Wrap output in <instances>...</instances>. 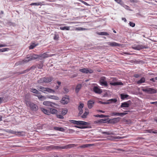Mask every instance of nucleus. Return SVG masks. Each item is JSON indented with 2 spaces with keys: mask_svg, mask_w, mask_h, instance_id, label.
<instances>
[{
  "mask_svg": "<svg viewBox=\"0 0 157 157\" xmlns=\"http://www.w3.org/2000/svg\"><path fill=\"white\" fill-rule=\"evenodd\" d=\"M40 55L33 54L31 57H27L22 60L19 61L17 63L18 64H22L26 63L29 61L38 59H40Z\"/></svg>",
  "mask_w": 157,
  "mask_h": 157,
  "instance_id": "nucleus-1",
  "label": "nucleus"
},
{
  "mask_svg": "<svg viewBox=\"0 0 157 157\" xmlns=\"http://www.w3.org/2000/svg\"><path fill=\"white\" fill-rule=\"evenodd\" d=\"M38 89L40 91L44 93H54L55 91L51 88L48 87H44L41 86H38Z\"/></svg>",
  "mask_w": 157,
  "mask_h": 157,
  "instance_id": "nucleus-2",
  "label": "nucleus"
},
{
  "mask_svg": "<svg viewBox=\"0 0 157 157\" xmlns=\"http://www.w3.org/2000/svg\"><path fill=\"white\" fill-rule=\"evenodd\" d=\"M25 103L26 105L29 107L33 111H36L38 109L37 106L36 104L30 101H26Z\"/></svg>",
  "mask_w": 157,
  "mask_h": 157,
  "instance_id": "nucleus-3",
  "label": "nucleus"
},
{
  "mask_svg": "<svg viewBox=\"0 0 157 157\" xmlns=\"http://www.w3.org/2000/svg\"><path fill=\"white\" fill-rule=\"evenodd\" d=\"M142 90L148 94H154L156 93V91L155 89L147 87L143 88Z\"/></svg>",
  "mask_w": 157,
  "mask_h": 157,
  "instance_id": "nucleus-4",
  "label": "nucleus"
},
{
  "mask_svg": "<svg viewBox=\"0 0 157 157\" xmlns=\"http://www.w3.org/2000/svg\"><path fill=\"white\" fill-rule=\"evenodd\" d=\"M70 122L77 125H86L88 123L82 121H76L74 120H71L70 121Z\"/></svg>",
  "mask_w": 157,
  "mask_h": 157,
  "instance_id": "nucleus-5",
  "label": "nucleus"
},
{
  "mask_svg": "<svg viewBox=\"0 0 157 157\" xmlns=\"http://www.w3.org/2000/svg\"><path fill=\"white\" fill-rule=\"evenodd\" d=\"M100 84L102 86H107V83L106 81V78L105 77H102L101 78L99 81Z\"/></svg>",
  "mask_w": 157,
  "mask_h": 157,
  "instance_id": "nucleus-6",
  "label": "nucleus"
},
{
  "mask_svg": "<svg viewBox=\"0 0 157 157\" xmlns=\"http://www.w3.org/2000/svg\"><path fill=\"white\" fill-rule=\"evenodd\" d=\"M93 91L95 93L100 94L102 92V91L98 86H94L93 88Z\"/></svg>",
  "mask_w": 157,
  "mask_h": 157,
  "instance_id": "nucleus-7",
  "label": "nucleus"
},
{
  "mask_svg": "<svg viewBox=\"0 0 157 157\" xmlns=\"http://www.w3.org/2000/svg\"><path fill=\"white\" fill-rule=\"evenodd\" d=\"M69 101V97L67 95H66L65 97L62 98L61 102L63 104H67Z\"/></svg>",
  "mask_w": 157,
  "mask_h": 157,
  "instance_id": "nucleus-8",
  "label": "nucleus"
},
{
  "mask_svg": "<svg viewBox=\"0 0 157 157\" xmlns=\"http://www.w3.org/2000/svg\"><path fill=\"white\" fill-rule=\"evenodd\" d=\"M43 64L42 62H40L39 63L36 64L32 66L30 69H42L43 67Z\"/></svg>",
  "mask_w": 157,
  "mask_h": 157,
  "instance_id": "nucleus-9",
  "label": "nucleus"
},
{
  "mask_svg": "<svg viewBox=\"0 0 157 157\" xmlns=\"http://www.w3.org/2000/svg\"><path fill=\"white\" fill-rule=\"evenodd\" d=\"M127 114L126 113H119L117 112H112L111 113V115L112 116H120L121 117H123L124 116Z\"/></svg>",
  "mask_w": 157,
  "mask_h": 157,
  "instance_id": "nucleus-10",
  "label": "nucleus"
},
{
  "mask_svg": "<svg viewBox=\"0 0 157 157\" xmlns=\"http://www.w3.org/2000/svg\"><path fill=\"white\" fill-rule=\"evenodd\" d=\"M107 44L109 45L110 46L112 47L115 46H120L121 44H120L117 43L115 42H107Z\"/></svg>",
  "mask_w": 157,
  "mask_h": 157,
  "instance_id": "nucleus-11",
  "label": "nucleus"
},
{
  "mask_svg": "<svg viewBox=\"0 0 157 157\" xmlns=\"http://www.w3.org/2000/svg\"><path fill=\"white\" fill-rule=\"evenodd\" d=\"M145 48V47L142 45H138L137 46L133 47L132 48L134 49L139 50Z\"/></svg>",
  "mask_w": 157,
  "mask_h": 157,
  "instance_id": "nucleus-12",
  "label": "nucleus"
},
{
  "mask_svg": "<svg viewBox=\"0 0 157 157\" xmlns=\"http://www.w3.org/2000/svg\"><path fill=\"white\" fill-rule=\"evenodd\" d=\"M80 71L86 74L90 73L93 72V69H79Z\"/></svg>",
  "mask_w": 157,
  "mask_h": 157,
  "instance_id": "nucleus-13",
  "label": "nucleus"
},
{
  "mask_svg": "<svg viewBox=\"0 0 157 157\" xmlns=\"http://www.w3.org/2000/svg\"><path fill=\"white\" fill-rule=\"evenodd\" d=\"M43 105H44L52 107L54 105V104L48 101H44L43 103Z\"/></svg>",
  "mask_w": 157,
  "mask_h": 157,
  "instance_id": "nucleus-14",
  "label": "nucleus"
},
{
  "mask_svg": "<svg viewBox=\"0 0 157 157\" xmlns=\"http://www.w3.org/2000/svg\"><path fill=\"white\" fill-rule=\"evenodd\" d=\"M40 58H42L44 59L45 58H48V57L52 56L51 55H48L47 52H45L44 53L41 54H40Z\"/></svg>",
  "mask_w": 157,
  "mask_h": 157,
  "instance_id": "nucleus-15",
  "label": "nucleus"
},
{
  "mask_svg": "<svg viewBox=\"0 0 157 157\" xmlns=\"http://www.w3.org/2000/svg\"><path fill=\"white\" fill-rule=\"evenodd\" d=\"M94 103V101L93 100H89L88 101L87 105L89 109H91Z\"/></svg>",
  "mask_w": 157,
  "mask_h": 157,
  "instance_id": "nucleus-16",
  "label": "nucleus"
},
{
  "mask_svg": "<svg viewBox=\"0 0 157 157\" xmlns=\"http://www.w3.org/2000/svg\"><path fill=\"white\" fill-rule=\"evenodd\" d=\"M129 104L127 102H124L121 103L120 107L121 108H128L129 106Z\"/></svg>",
  "mask_w": 157,
  "mask_h": 157,
  "instance_id": "nucleus-17",
  "label": "nucleus"
},
{
  "mask_svg": "<svg viewBox=\"0 0 157 157\" xmlns=\"http://www.w3.org/2000/svg\"><path fill=\"white\" fill-rule=\"evenodd\" d=\"M117 100L115 99H111L109 100V101L108 103L103 102H101V103L102 104H109V103H114L117 102Z\"/></svg>",
  "mask_w": 157,
  "mask_h": 157,
  "instance_id": "nucleus-18",
  "label": "nucleus"
},
{
  "mask_svg": "<svg viewBox=\"0 0 157 157\" xmlns=\"http://www.w3.org/2000/svg\"><path fill=\"white\" fill-rule=\"evenodd\" d=\"M47 97L48 98L55 100H58L59 99V98L57 96L55 95H48L47 96Z\"/></svg>",
  "mask_w": 157,
  "mask_h": 157,
  "instance_id": "nucleus-19",
  "label": "nucleus"
},
{
  "mask_svg": "<svg viewBox=\"0 0 157 157\" xmlns=\"http://www.w3.org/2000/svg\"><path fill=\"white\" fill-rule=\"evenodd\" d=\"M110 84L111 85L114 86L123 85V83L121 82H110Z\"/></svg>",
  "mask_w": 157,
  "mask_h": 157,
  "instance_id": "nucleus-20",
  "label": "nucleus"
},
{
  "mask_svg": "<svg viewBox=\"0 0 157 157\" xmlns=\"http://www.w3.org/2000/svg\"><path fill=\"white\" fill-rule=\"evenodd\" d=\"M44 80V82L48 83L51 82L53 80V78L51 77L47 78L45 77Z\"/></svg>",
  "mask_w": 157,
  "mask_h": 157,
  "instance_id": "nucleus-21",
  "label": "nucleus"
},
{
  "mask_svg": "<svg viewBox=\"0 0 157 157\" xmlns=\"http://www.w3.org/2000/svg\"><path fill=\"white\" fill-rule=\"evenodd\" d=\"M82 87V85L81 84H78L76 86L75 88V92L77 93L79 91Z\"/></svg>",
  "mask_w": 157,
  "mask_h": 157,
  "instance_id": "nucleus-22",
  "label": "nucleus"
},
{
  "mask_svg": "<svg viewBox=\"0 0 157 157\" xmlns=\"http://www.w3.org/2000/svg\"><path fill=\"white\" fill-rule=\"evenodd\" d=\"M54 129L55 130L62 132H64L65 130L62 127H54Z\"/></svg>",
  "mask_w": 157,
  "mask_h": 157,
  "instance_id": "nucleus-23",
  "label": "nucleus"
},
{
  "mask_svg": "<svg viewBox=\"0 0 157 157\" xmlns=\"http://www.w3.org/2000/svg\"><path fill=\"white\" fill-rule=\"evenodd\" d=\"M145 78L144 77L142 78L140 80L137 82L138 84H140L145 82Z\"/></svg>",
  "mask_w": 157,
  "mask_h": 157,
  "instance_id": "nucleus-24",
  "label": "nucleus"
},
{
  "mask_svg": "<svg viewBox=\"0 0 157 157\" xmlns=\"http://www.w3.org/2000/svg\"><path fill=\"white\" fill-rule=\"evenodd\" d=\"M129 95L128 94H121V98L122 100H124L125 98H127Z\"/></svg>",
  "mask_w": 157,
  "mask_h": 157,
  "instance_id": "nucleus-25",
  "label": "nucleus"
},
{
  "mask_svg": "<svg viewBox=\"0 0 157 157\" xmlns=\"http://www.w3.org/2000/svg\"><path fill=\"white\" fill-rule=\"evenodd\" d=\"M50 111L52 114H56L57 113L58 111L56 109L52 108H50Z\"/></svg>",
  "mask_w": 157,
  "mask_h": 157,
  "instance_id": "nucleus-26",
  "label": "nucleus"
},
{
  "mask_svg": "<svg viewBox=\"0 0 157 157\" xmlns=\"http://www.w3.org/2000/svg\"><path fill=\"white\" fill-rule=\"evenodd\" d=\"M60 29L62 30H70V27L69 26H65L64 27H60Z\"/></svg>",
  "mask_w": 157,
  "mask_h": 157,
  "instance_id": "nucleus-27",
  "label": "nucleus"
},
{
  "mask_svg": "<svg viewBox=\"0 0 157 157\" xmlns=\"http://www.w3.org/2000/svg\"><path fill=\"white\" fill-rule=\"evenodd\" d=\"M98 34L100 35L109 36V35L108 33L105 32H99L98 33Z\"/></svg>",
  "mask_w": 157,
  "mask_h": 157,
  "instance_id": "nucleus-28",
  "label": "nucleus"
},
{
  "mask_svg": "<svg viewBox=\"0 0 157 157\" xmlns=\"http://www.w3.org/2000/svg\"><path fill=\"white\" fill-rule=\"evenodd\" d=\"M94 116L96 117H99L100 118H104L105 117H107L106 115H105L103 114H101V115H94Z\"/></svg>",
  "mask_w": 157,
  "mask_h": 157,
  "instance_id": "nucleus-29",
  "label": "nucleus"
},
{
  "mask_svg": "<svg viewBox=\"0 0 157 157\" xmlns=\"http://www.w3.org/2000/svg\"><path fill=\"white\" fill-rule=\"evenodd\" d=\"M41 110L43 112V113H44L45 114H48V115L49 114L48 113H49V112L48 111L47 109H45L43 108H41Z\"/></svg>",
  "mask_w": 157,
  "mask_h": 157,
  "instance_id": "nucleus-30",
  "label": "nucleus"
},
{
  "mask_svg": "<svg viewBox=\"0 0 157 157\" xmlns=\"http://www.w3.org/2000/svg\"><path fill=\"white\" fill-rule=\"evenodd\" d=\"M39 99L41 100H44L46 99V97L45 96L41 95H39L37 96Z\"/></svg>",
  "mask_w": 157,
  "mask_h": 157,
  "instance_id": "nucleus-31",
  "label": "nucleus"
},
{
  "mask_svg": "<svg viewBox=\"0 0 157 157\" xmlns=\"http://www.w3.org/2000/svg\"><path fill=\"white\" fill-rule=\"evenodd\" d=\"M121 118L119 117H117L116 118H114L113 119V121L114 123H117L120 120Z\"/></svg>",
  "mask_w": 157,
  "mask_h": 157,
  "instance_id": "nucleus-32",
  "label": "nucleus"
},
{
  "mask_svg": "<svg viewBox=\"0 0 157 157\" xmlns=\"http://www.w3.org/2000/svg\"><path fill=\"white\" fill-rule=\"evenodd\" d=\"M89 113L88 112H85L81 116V117L83 118H85L88 115Z\"/></svg>",
  "mask_w": 157,
  "mask_h": 157,
  "instance_id": "nucleus-33",
  "label": "nucleus"
},
{
  "mask_svg": "<svg viewBox=\"0 0 157 157\" xmlns=\"http://www.w3.org/2000/svg\"><path fill=\"white\" fill-rule=\"evenodd\" d=\"M84 106V104L81 103L78 107V109L79 110H82V109Z\"/></svg>",
  "mask_w": 157,
  "mask_h": 157,
  "instance_id": "nucleus-34",
  "label": "nucleus"
},
{
  "mask_svg": "<svg viewBox=\"0 0 157 157\" xmlns=\"http://www.w3.org/2000/svg\"><path fill=\"white\" fill-rule=\"evenodd\" d=\"M44 79H45V77H43L40 78L39 80H38L37 82L38 83H41L43 82H44Z\"/></svg>",
  "mask_w": 157,
  "mask_h": 157,
  "instance_id": "nucleus-35",
  "label": "nucleus"
},
{
  "mask_svg": "<svg viewBox=\"0 0 157 157\" xmlns=\"http://www.w3.org/2000/svg\"><path fill=\"white\" fill-rule=\"evenodd\" d=\"M31 92L36 94H39V91L35 89H32L30 90Z\"/></svg>",
  "mask_w": 157,
  "mask_h": 157,
  "instance_id": "nucleus-36",
  "label": "nucleus"
},
{
  "mask_svg": "<svg viewBox=\"0 0 157 157\" xmlns=\"http://www.w3.org/2000/svg\"><path fill=\"white\" fill-rule=\"evenodd\" d=\"M10 50L9 48H2L0 49V52H3L6 51H7Z\"/></svg>",
  "mask_w": 157,
  "mask_h": 157,
  "instance_id": "nucleus-37",
  "label": "nucleus"
},
{
  "mask_svg": "<svg viewBox=\"0 0 157 157\" xmlns=\"http://www.w3.org/2000/svg\"><path fill=\"white\" fill-rule=\"evenodd\" d=\"M59 35L56 34H54L53 39L55 40H59Z\"/></svg>",
  "mask_w": 157,
  "mask_h": 157,
  "instance_id": "nucleus-38",
  "label": "nucleus"
},
{
  "mask_svg": "<svg viewBox=\"0 0 157 157\" xmlns=\"http://www.w3.org/2000/svg\"><path fill=\"white\" fill-rule=\"evenodd\" d=\"M106 120L104 119H100L97 122L99 123H104L106 122Z\"/></svg>",
  "mask_w": 157,
  "mask_h": 157,
  "instance_id": "nucleus-39",
  "label": "nucleus"
},
{
  "mask_svg": "<svg viewBox=\"0 0 157 157\" xmlns=\"http://www.w3.org/2000/svg\"><path fill=\"white\" fill-rule=\"evenodd\" d=\"M37 45L33 43L32 44L30 45L29 46V49H33Z\"/></svg>",
  "mask_w": 157,
  "mask_h": 157,
  "instance_id": "nucleus-40",
  "label": "nucleus"
},
{
  "mask_svg": "<svg viewBox=\"0 0 157 157\" xmlns=\"http://www.w3.org/2000/svg\"><path fill=\"white\" fill-rule=\"evenodd\" d=\"M67 112V109H65L62 111V114L63 115H65Z\"/></svg>",
  "mask_w": 157,
  "mask_h": 157,
  "instance_id": "nucleus-41",
  "label": "nucleus"
},
{
  "mask_svg": "<svg viewBox=\"0 0 157 157\" xmlns=\"http://www.w3.org/2000/svg\"><path fill=\"white\" fill-rule=\"evenodd\" d=\"M41 5V3L40 2H37V3H32L30 4L31 6H33V5H35V6H39L40 5Z\"/></svg>",
  "mask_w": 157,
  "mask_h": 157,
  "instance_id": "nucleus-42",
  "label": "nucleus"
},
{
  "mask_svg": "<svg viewBox=\"0 0 157 157\" xmlns=\"http://www.w3.org/2000/svg\"><path fill=\"white\" fill-rule=\"evenodd\" d=\"M112 137V140H113L116 139H122L123 138V137L119 136H114V137L113 136Z\"/></svg>",
  "mask_w": 157,
  "mask_h": 157,
  "instance_id": "nucleus-43",
  "label": "nucleus"
},
{
  "mask_svg": "<svg viewBox=\"0 0 157 157\" xmlns=\"http://www.w3.org/2000/svg\"><path fill=\"white\" fill-rule=\"evenodd\" d=\"M115 2H116L122 5L123 4V2L121 0H114Z\"/></svg>",
  "mask_w": 157,
  "mask_h": 157,
  "instance_id": "nucleus-44",
  "label": "nucleus"
},
{
  "mask_svg": "<svg viewBox=\"0 0 157 157\" xmlns=\"http://www.w3.org/2000/svg\"><path fill=\"white\" fill-rule=\"evenodd\" d=\"M63 90H64L63 93L64 94H66V93H67L69 91V90L67 88L64 87L63 88Z\"/></svg>",
  "mask_w": 157,
  "mask_h": 157,
  "instance_id": "nucleus-45",
  "label": "nucleus"
},
{
  "mask_svg": "<svg viewBox=\"0 0 157 157\" xmlns=\"http://www.w3.org/2000/svg\"><path fill=\"white\" fill-rule=\"evenodd\" d=\"M103 134H106V135H110V134H113V133L112 132H102Z\"/></svg>",
  "mask_w": 157,
  "mask_h": 157,
  "instance_id": "nucleus-46",
  "label": "nucleus"
},
{
  "mask_svg": "<svg viewBox=\"0 0 157 157\" xmlns=\"http://www.w3.org/2000/svg\"><path fill=\"white\" fill-rule=\"evenodd\" d=\"M129 24L130 26L132 27H134L135 25V23H134L132 22H130L129 23Z\"/></svg>",
  "mask_w": 157,
  "mask_h": 157,
  "instance_id": "nucleus-47",
  "label": "nucleus"
},
{
  "mask_svg": "<svg viewBox=\"0 0 157 157\" xmlns=\"http://www.w3.org/2000/svg\"><path fill=\"white\" fill-rule=\"evenodd\" d=\"M57 117L58 118H59V119H63L64 118L63 117V116L60 115H57Z\"/></svg>",
  "mask_w": 157,
  "mask_h": 157,
  "instance_id": "nucleus-48",
  "label": "nucleus"
},
{
  "mask_svg": "<svg viewBox=\"0 0 157 157\" xmlns=\"http://www.w3.org/2000/svg\"><path fill=\"white\" fill-rule=\"evenodd\" d=\"M75 127L79 128H86V127H80L78 126H75Z\"/></svg>",
  "mask_w": 157,
  "mask_h": 157,
  "instance_id": "nucleus-49",
  "label": "nucleus"
},
{
  "mask_svg": "<svg viewBox=\"0 0 157 157\" xmlns=\"http://www.w3.org/2000/svg\"><path fill=\"white\" fill-rule=\"evenodd\" d=\"M7 45L5 44H0V48L2 47H5L7 46Z\"/></svg>",
  "mask_w": 157,
  "mask_h": 157,
  "instance_id": "nucleus-50",
  "label": "nucleus"
},
{
  "mask_svg": "<svg viewBox=\"0 0 157 157\" xmlns=\"http://www.w3.org/2000/svg\"><path fill=\"white\" fill-rule=\"evenodd\" d=\"M79 113L78 114V116H80L83 113V110H79Z\"/></svg>",
  "mask_w": 157,
  "mask_h": 157,
  "instance_id": "nucleus-51",
  "label": "nucleus"
},
{
  "mask_svg": "<svg viewBox=\"0 0 157 157\" xmlns=\"http://www.w3.org/2000/svg\"><path fill=\"white\" fill-rule=\"evenodd\" d=\"M97 111L98 112H101V113H105V111H102V110H97Z\"/></svg>",
  "mask_w": 157,
  "mask_h": 157,
  "instance_id": "nucleus-52",
  "label": "nucleus"
},
{
  "mask_svg": "<svg viewBox=\"0 0 157 157\" xmlns=\"http://www.w3.org/2000/svg\"><path fill=\"white\" fill-rule=\"evenodd\" d=\"M140 76V75L139 74H136L134 75V77L135 78H137Z\"/></svg>",
  "mask_w": 157,
  "mask_h": 157,
  "instance_id": "nucleus-53",
  "label": "nucleus"
},
{
  "mask_svg": "<svg viewBox=\"0 0 157 157\" xmlns=\"http://www.w3.org/2000/svg\"><path fill=\"white\" fill-rule=\"evenodd\" d=\"M3 98H1L0 97V104L3 101Z\"/></svg>",
  "mask_w": 157,
  "mask_h": 157,
  "instance_id": "nucleus-54",
  "label": "nucleus"
},
{
  "mask_svg": "<svg viewBox=\"0 0 157 157\" xmlns=\"http://www.w3.org/2000/svg\"><path fill=\"white\" fill-rule=\"evenodd\" d=\"M81 2H82L83 3H84L85 5H88V4L86 2H84L83 1H81Z\"/></svg>",
  "mask_w": 157,
  "mask_h": 157,
  "instance_id": "nucleus-55",
  "label": "nucleus"
},
{
  "mask_svg": "<svg viewBox=\"0 0 157 157\" xmlns=\"http://www.w3.org/2000/svg\"><path fill=\"white\" fill-rule=\"evenodd\" d=\"M122 20L124 21L125 22H126L127 21L126 19L124 17H122Z\"/></svg>",
  "mask_w": 157,
  "mask_h": 157,
  "instance_id": "nucleus-56",
  "label": "nucleus"
},
{
  "mask_svg": "<svg viewBox=\"0 0 157 157\" xmlns=\"http://www.w3.org/2000/svg\"><path fill=\"white\" fill-rule=\"evenodd\" d=\"M155 78H151L150 79V80L151 81H153V82H155Z\"/></svg>",
  "mask_w": 157,
  "mask_h": 157,
  "instance_id": "nucleus-57",
  "label": "nucleus"
},
{
  "mask_svg": "<svg viewBox=\"0 0 157 157\" xmlns=\"http://www.w3.org/2000/svg\"><path fill=\"white\" fill-rule=\"evenodd\" d=\"M123 53H124L125 54H126V55H130V53H129L128 52H123Z\"/></svg>",
  "mask_w": 157,
  "mask_h": 157,
  "instance_id": "nucleus-58",
  "label": "nucleus"
},
{
  "mask_svg": "<svg viewBox=\"0 0 157 157\" xmlns=\"http://www.w3.org/2000/svg\"><path fill=\"white\" fill-rule=\"evenodd\" d=\"M154 120L157 123V117H155L154 118Z\"/></svg>",
  "mask_w": 157,
  "mask_h": 157,
  "instance_id": "nucleus-59",
  "label": "nucleus"
},
{
  "mask_svg": "<svg viewBox=\"0 0 157 157\" xmlns=\"http://www.w3.org/2000/svg\"><path fill=\"white\" fill-rule=\"evenodd\" d=\"M57 82L59 85H60L61 84V82L59 81H57Z\"/></svg>",
  "mask_w": 157,
  "mask_h": 157,
  "instance_id": "nucleus-60",
  "label": "nucleus"
},
{
  "mask_svg": "<svg viewBox=\"0 0 157 157\" xmlns=\"http://www.w3.org/2000/svg\"><path fill=\"white\" fill-rule=\"evenodd\" d=\"M130 2H135V1L134 0H130Z\"/></svg>",
  "mask_w": 157,
  "mask_h": 157,
  "instance_id": "nucleus-61",
  "label": "nucleus"
},
{
  "mask_svg": "<svg viewBox=\"0 0 157 157\" xmlns=\"http://www.w3.org/2000/svg\"><path fill=\"white\" fill-rule=\"evenodd\" d=\"M2 117L1 115H0V121H1L2 120Z\"/></svg>",
  "mask_w": 157,
  "mask_h": 157,
  "instance_id": "nucleus-62",
  "label": "nucleus"
},
{
  "mask_svg": "<svg viewBox=\"0 0 157 157\" xmlns=\"http://www.w3.org/2000/svg\"><path fill=\"white\" fill-rule=\"evenodd\" d=\"M151 104H154L155 103H156V102H151Z\"/></svg>",
  "mask_w": 157,
  "mask_h": 157,
  "instance_id": "nucleus-63",
  "label": "nucleus"
},
{
  "mask_svg": "<svg viewBox=\"0 0 157 157\" xmlns=\"http://www.w3.org/2000/svg\"><path fill=\"white\" fill-rule=\"evenodd\" d=\"M59 87V86H56V89H58Z\"/></svg>",
  "mask_w": 157,
  "mask_h": 157,
  "instance_id": "nucleus-64",
  "label": "nucleus"
}]
</instances>
